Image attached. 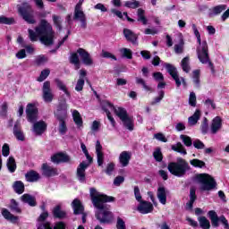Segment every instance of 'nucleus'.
I'll use <instances>...</instances> for the list:
<instances>
[{"label":"nucleus","instance_id":"f257e3e1","mask_svg":"<svg viewBox=\"0 0 229 229\" xmlns=\"http://www.w3.org/2000/svg\"><path fill=\"white\" fill-rule=\"evenodd\" d=\"M89 194L93 207L97 208L96 217L100 223H111L114 219V214L110 212V206L106 203L114 201V197H108L99 191L97 189L91 188Z\"/></svg>","mask_w":229,"mask_h":229},{"label":"nucleus","instance_id":"f03ea898","mask_svg":"<svg viewBox=\"0 0 229 229\" xmlns=\"http://www.w3.org/2000/svg\"><path fill=\"white\" fill-rule=\"evenodd\" d=\"M29 38L31 42H37L39 38L41 44L53 46L55 31H53V27L47 21L42 20L40 24L36 28V31L29 29Z\"/></svg>","mask_w":229,"mask_h":229},{"label":"nucleus","instance_id":"7ed1b4c3","mask_svg":"<svg viewBox=\"0 0 229 229\" xmlns=\"http://www.w3.org/2000/svg\"><path fill=\"white\" fill-rule=\"evenodd\" d=\"M26 115L29 123H33L32 131L35 135H42L47 130V123L44 120L38 119V108L35 104H28L26 107Z\"/></svg>","mask_w":229,"mask_h":229},{"label":"nucleus","instance_id":"20e7f679","mask_svg":"<svg viewBox=\"0 0 229 229\" xmlns=\"http://www.w3.org/2000/svg\"><path fill=\"white\" fill-rule=\"evenodd\" d=\"M191 28L199 44L197 47V55L199 63L208 64V65L212 66L210 57L208 56V45L207 44V41H201V34L199 33V30H198L196 24H192Z\"/></svg>","mask_w":229,"mask_h":229},{"label":"nucleus","instance_id":"39448f33","mask_svg":"<svg viewBox=\"0 0 229 229\" xmlns=\"http://www.w3.org/2000/svg\"><path fill=\"white\" fill-rule=\"evenodd\" d=\"M189 169H191L189 163H187V161L182 157L177 158V162L168 164L169 173L174 174V176H177L178 178L184 176Z\"/></svg>","mask_w":229,"mask_h":229},{"label":"nucleus","instance_id":"423d86ee","mask_svg":"<svg viewBox=\"0 0 229 229\" xmlns=\"http://www.w3.org/2000/svg\"><path fill=\"white\" fill-rule=\"evenodd\" d=\"M102 108L106 113V116L109 119L110 123L113 124H115V120H114V117L110 114V112H114L116 114L117 117L123 121V119H125V117H128V113L126 112L125 108L123 107H115L112 103L108 101L102 102Z\"/></svg>","mask_w":229,"mask_h":229},{"label":"nucleus","instance_id":"0eeeda50","mask_svg":"<svg viewBox=\"0 0 229 229\" xmlns=\"http://www.w3.org/2000/svg\"><path fill=\"white\" fill-rule=\"evenodd\" d=\"M198 182H200L201 191H212L216 187V180L208 174H200L197 175Z\"/></svg>","mask_w":229,"mask_h":229},{"label":"nucleus","instance_id":"6e6552de","mask_svg":"<svg viewBox=\"0 0 229 229\" xmlns=\"http://www.w3.org/2000/svg\"><path fill=\"white\" fill-rule=\"evenodd\" d=\"M81 4H83V1L80 0L75 6L74 19L75 21H79V22H81V28H87V15H85V13H83Z\"/></svg>","mask_w":229,"mask_h":229},{"label":"nucleus","instance_id":"1a4fd4ad","mask_svg":"<svg viewBox=\"0 0 229 229\" xmlns=\"http://www.w3.org/2000/svg\"><path fill=\"white\" fill-rule=\"evenodd\" d=\"M165 67L167 70V72L170 74V76H172V78L174 80L177 87H180L182 83V85H185V79L178 75V71L176 70V67H174V65L166 64Z\"/></svg>","mask_w":229,"mask_h":229},{"label":"nucleus","instance_id":"9d476101","mask_svg":"<svg viewBox=\"0 0 229 229\" xmlns=\"http://www.w3.org/2000/svg\"><path fill=\"white\" fill-rule=\"evenodd\" d=\"M209 218L212 223V226H219V221L222 225L225 226V228H228V220L225 216L217 217V213L216 211L211 210L208 213Z\"/></svg>","mask_w":229,"mask_h":229},{"label":"nucleus","instance_id":"9b49d317","mask_svg":"<svg viewBox=\"0 0 229 229\" xmlns=\"http://www.w3.org/2000/svg\"><path fill=\"white\" fill-rule=\"evenodd\" d=\"M30 5L26 4L22 7H19V13L22 16L26 22L29 24H35V19H33V15H31Z\"/></svg>","mask_w":229,"mask_h":229},{"label":"nucleus","instance_id":"f8f14e48","mask_svg":"<svg viewBox=\"0 0 229 229\" xmlns=\"http://www.w3.org/2000/svg\"><path fill=\"white\" fill-rule=\"evenodd\" d=\"M42 90L45 103H51V101H53V98H55L53 91L51 90V82L45 81L43 83Z\"/></svg>","mask_w":229,"mask_h":229},{"label":"nucleus","instance_id":"ddd939ff","mask_svg":"<svg viewBox=\"0 0 229 229\" xmlns=\"http://www.w3.org/2000/svg\"><path fill=\"white\" fill-rule=\"evenodd\" d=\"M96 153H97V162L99 167H103V164L105 163V154L103 153V146L99 141L96 143Z\"/></svg>","mask_w":229,"mask_h":229},{"label":"nucleus","instance_id":"4468645a","mask_svg":"<svg viewBox=\"0 0 229 229\" xmlns=\"http://www.w3.org/2000/svg\"><path fill=\"white\" fill-rule=\"evenodd\" d=\"M153 210V204L151 202L141 200L138 206V211L140 214H150Z\"/></svg>","mask_w":229,"mask_h":229},{"label":"nucleus","instance_id":"2eb2a0df","mask_svg":"<svg viewBox=\"0 0 229 229\" xmlns=\"http://www.w3.org/2000/svg\"><path fill=\"white\" fill-rule=\"evenodd\" d=\"M86 79H87V71L81 70L79 80L77 81V83H76V86H75V90L77 92H81V90H83V87L85 85V80Z\"/></svg>","mask_w":229,"mask_h":229},{"label":"nucleus","instance_id":"dca6fc26","mask_svg":"<svg viewBox=\"0 0 229 229\" xmlns=\"http://www.w3.org/2000/svg\"><path fill=\"white\" fill-rule=\"evenodd\" d=\"M42 171H43V174L44 176H58V174H60V173L58 172V169L48 165L47 164H43L42 165Z\"/></svg>","mask_w":229,"mask_h":229},{"label":"nucleus","instance_id":"f3484780","mask_svg":"<svg viewBox=\"0 0 229 229\" xmlns=\"http://www.w3.org/2000/svg\"><path fill=\"white\" fill-rule=\"evenodd\" d=\"M78 55H80L83 64L85 65H92V64H94V61H92V57H90V55L88 54L87 51H85V49L80 48L77 51Z\"/></svg>","mask_w":229,"mask_h":229},{"label":"nucleus","instance_id":"a211bd4d","mask_svg":"<svg viewBox=\"0 0 229 229\" xmlns=\"http://www.w3.org/2000/svg\"><path fill=\"white\" fill-rule=\"evenodd\" d=\"M38 229H65V225L64 222H57L53 227L49 222H47L39 224Z\"/></svg>","mask_w":229,"mask_h":229},{"label":"nucleus","instance_id":"6ab92c4d","mask_svg":"<svg viewBox=\"0 0 229 229\" xmlns=\"http://www.w3.org/2000/svg\"><path fill=\"white\" fill-rule=\"evenodd\" d=\"M89 167V164L82 162L77 168V178L81 182H85V170Z\"/></svg>","mask_w":229,"mask_h":229},{"label":"nucleus","instance_id":"aec40b11","mask_svg":"<svg viewBox=\"0 0 229 229\" xmlns=\"http://www.w3.org/2000/svg\"><path fill=\"white\" fill-rule=\"evenodd\" d=\"M131 159V152L123 151L119 156V162L123 167H126Z\"/></svg>","mask_w":229,"mask_h":229},{"label":"nucleus","instance_id":"412c9836","mask_svg":"<svg viewBox=\"0 0 229 229\" xmlns=\"http://www.w3.org/2000/svg\"><path fill=\"white\" fill-rule=\"evenodd\" d=\"M51 160L54 164H60L62 162H69L71 157L67 154L57 153L51 157Z\"/></svg>","mask_w":229,"mask_h":229},{"label":"nucleus","instance_id":"4be33fe9","mask_svg":"<svg viewBox=\"0 0 229 229\" xmlns=\"http://www.w3.org/2000/svg\"><path fill=\"white\" fill-rule=\"evenodd\" d=\"M222 126H223V120H221V117L219 116L215 117L211 123V132L216 134L217 131L221 130Z\"/></svg>","mask_w":229,"mask_h":229},{"label":"nucleus","instance_id":"5701e85b","mask_svg":"<svg viewBox=\"0 0 229 229\" xmlns=\"http://www.w3.org/2000/svg\"><path fill=\"white\" fill-rule=\"evenodd\" d=\"M157 196L161 205H165V203H167V191H165V188L162 186L159 187L157 189Z\"/></svg>","mask_w":229,"mask_h":229},{"label":"nucleus","instance_id":"b1692460","mask_svg":"<svg viewBox=\"0 0 229 229\" xmlns=\"http://www.w3.org/2000/svg\"><path fill=\"white\" fill-rule=\"evenodd\" d=\"M200 117H201V111L199 109H197L193 114V115L188 118V124L190 126L196 125L198 123V121H199Z\"/></svg>","mask_w":229,"mask_h":229},{"label":"nucleus","instance_id":"393cba45","mask_svg":"<svg viewBox=\"0 0 229 229\" xmlns=\"http://www.w3.org/2000/svg\"><path fill=\"white\" fill-rule=\"evenodd\" d=\"M123 35L126 40H128L129 42H132V44H135V42H137V34H134L133 31H131V30L124 29Z\"/></svg>","mask_w":229,"mask_h":229},{"label":"nucleus","instance_id":"a878e982","mask_svg":"<svg viewBox=\"0 0 229 229\" xmlns=\"http://www.w3.org/2000/svg\"><path fill=\"white\" fill-rule=\"evenodd\" d=\"M21 201H23V203H27V205H30V207H35L37 205L35 197H33L30 194H23L21 196Z\"/></svg>","mask_w":229,"mask_h":229},{"label":"nucleus","instance_id":"bb28decb","mask_svg":"<svg viewBox=\"0 0 229 229\" xmlns=\"http://www.w3.org/2000/svg\"><path fill=\"white\" fill-rule=\"evenodd\" d=\"M72 115L73 118V121L75 123V124L80 128V126L83 125V119L81 118V114H80V112L78 110H72Z\"/></svg>","mask_w":229,"mask_h":229},{"label":"nucleus","instance_id":"cd10ccee","mask_svg":"<svg viewBox=\"0 0 229 229\" xmlns=\"http://www.w3.org/2000/svg\"><path fill=\"white\" fill-rule=\"evenodd\" d=\"M74 214H83V205H81V201L78 199H75L72 203Z\"/></svg>","mask_w":229,"mask_h":229},{"label":"nucleus","instance_id":"c85d7f7f","mask_svg":"<svg viewBox=\"0 0 229 229\" xmlns=\"http://www.w3.org/2000/svg\"><path fill=\"white\" fill-rule=\"evenodd\" d=\"M2 216L6 219L7 221H11V223H17L19 221V217L12 215L8 209H3L2 210Z\"/></svg>","mask_w":229,"mask_h":229},{"label":"nucleus","instance_id":"c756f323","mask_svg":"<svg viewBox=\"0 0 229 229\" xmlns=\"http://www.w3.org/2000/svg\"><path fill=\"white\" fill-rule=\"evenodd\" d=\"M25 178L27 182H38L40 179V174L35 171H30L26 174Z\"/></svg>","mask_w":229,"mask_h":229},{"label":"nucleus","instance_id":"7c9ffc66","mask_svg":"<svg viewBox=\"0 0 229 229\" xmlns=\"http://www.w3.org/2000/svg\"><path fill=\"white\" fill-rule=\"evenodd\" d=\"M194 201H196V191L191 189L190 191V201L186 204V210H192Z\"/></svg>","mask_w":229,"mask_h":229},{"label":"nucleus","instance_id":"2f4dec72","mask_svg":"<svg viewBox=\"0 0 229 229\" xmlns=\"http://www.w3.org/2000/svg\"><path fill=\"white\" fill-rule=\"evenodd\" d=\"M53 214L55 217H58L59 219H64L65 216H67V213L65 211L62 210V208L60 206H55L53 210Z\"/></svg>","mask_w":229,"mask_h":229},{"label":"nucleus","instance_id":"473e14b6","mask_svg":"<svg viewBox=\"0 0 229 229\" xmlns=\"http://www.w3.org/2000/svg\"><path fill=\"white\" fill-rule=\"evenodd\" d=\"M122 123L127 130H130V131H132L133 130V118L127 116L122 120Z\"/></svg>","mask_w":229,"mask_h":229},{"label":"nucleus","instance_id":"72a5a7b5","mask_svg":"<svg viewBox=\"0 0 229 229\" xmlns=\"http://www.w3.org/2000/svg\"><path fill=\"white\" fill-rule=\"evenodd\" d=\"M13 135L17 139V140H24V132L17 126V124L14 125L13 127Z\"/></svg>","mask_w":229,"mask_h":229},{"label":"nucleus","instance_id":"f704fd0d","mask_svg":"<svg viewBox=\"0 0 229 229\" xmlns=\"http://www.w3.org/2000/svg\"><path fill=\"white\" fill-rule=\"evenodd\" d=\"M111 13H114V15H116V17H118V19H123V16L124 15L127 19V21H129V22H133V19L128 17V13H122L121 11L117 10V9H111Z\"/></svg>","mask_w":229,"mask_h":229},{"label":"nucleus","instance_id":"c9c22d12","mask_svg":"<svg viewBox=\"0 0 229 229\" xmlns=\"http://www.w3.org/2000/svg\"><path fill=\"white\" fill-rule=\"evenodd\" d=\"M225 10H226V4L216 5L211 9V15H219V13H222Z\"/></svg>","mask_w":229,"mask_h":229},{"label":"nucleus","instance_id":"e433bc0d","mask_svg":"<svg viewBox=\"0 0 229 229\" xmlns=\"http://www.w3.org/2000/svg\"><path fill=\"white\" fill-rule=\"evenodd\" d=\"M198 221L199 223V226L200 228H203V229H208L210 228V221H208V219H207V217L205 216H199L198 218Z\"/></svg>","mask_w":229,"mask_h":229},{"label":"nucleus","instance_id":"4c0bfd02","mask_svg":"<svg viewBox=\"0 0 229 229\" xmlns=\"http://www.w3.org/2000/svg\"><path fill=\"white\" fill-rule=\"evenodd\" d=\"M172 149L173 151H177V153H181V155H187V150H185V147H183L180 142L175 145H172Z\"/></svg>","mask_w":229,"mask_h":229},{"label":"nucleus","instance_id":"58836bf2","mask_svg":"<svg viewBox=\"0 0 229 229\" xmlns=\"http://www.w3.org/2000/svg\"><path fill=\"white\" fill-rule=\"evenodd\" d=\"M182 69L184 72H191V64L189 57H184L181 62Z\"/></svg>","mask_w":229,"mask_h":229},{"label":"nucleus","instance_id":"ea45409f","mask_svg":"<svg viewBox=\"0 0 229 229\" xmlns=\"http://www.w3.org/2000/svg\"><path fill=\"white\" fill-rule=\"evenodd\" d=\"M184 45H185V43L183 42V38H180L179 43L174 45V52L177 55H182V53H183V46Z\"/></svg>","mask_w":229,"mask_h":229},{"label":"nucleus","instance_id":"a19ab883","mask_svg":"<svg viewBox=\"0 0 229 229\" xmlns=\"http://www.w3.org/2000/svg\"><path fill=\"white\" fill-rule=\"evenodd\" d=\"M55 83H56L58 89H60V90H63V92H64V94L67 96V98H71V92H69V90H67V86H65V84H64V82H62L60 80H55Z\"/></svg>","mask_w":229,"mask_h":229},{"label":"nucleus","instance_id":"79ce46f5","mask_svg":"<svg viewBox=\"0 0 229 229\" xmlns=\"http://www.w3.org/2000/svg\"><path fill=\"white\" fill-rule=\"evenodd\" d=\"M144 13H146V12L143 9H138V21H140L144 26H146V24H148V19L146 18Z\"/></svg>","mask_w":229,"mask_h":229},{"label":"nucleus","instance_id":"37998d69","mask_svg":"<svg viewBox=\"0 0 229 229\" xmlns=\"http://www.w3.org/2000/svg\"><path fill=\"white\" fill-rule=\"evenodd\" d=\"M13 189L17 194H22V192H24V183L21 181H17L14 182Z\"/></svg>","mask_w":229,"mask_h":229},{"label":"nucleus","instance_id":"c03bdc74","mask_svg":"<svg viewBox=\"0 0 229 229\" xmlns=\"http://www.w3.org/2000/svg\"><path fill=\"white\" fill-rule=\"evenodd\" d=\"M7 167L10 173H15V169H17V165L15 164V159L13 157H9L7 161Z\"/></svg>","mask_w":229,"mask_h":229},{"label":"nucleus","instance_id":"a18cd8bd","mask_svg":"<svg viewBox=\"0 0 229 229\" xmlns=\"http://www.w3.org/2000/svg\"><path fill=\"white\" fill-rule=\"evenodd\" d=\"M124 6H126V8H131L132 10H135V8H139V6H140V3L137 0H131L125 2Z\"/></svg>","mask_w":229,"mask_h":229},{"label":"nucleus","instance_id":"49530a36","mask_svg":"<svg viewBox=\"0 0 229 229\" xmlns=\"http://www.w3.org/2000/svg\"><path fill=\"white\" fill-rule=\"evenodd\" d=\"M71 64L75 65V69H80V58L78 57V54H72L70 57Z\"/></svg>","mask_w":229,"mask_h":229},{"label":"nucleus","instance_id":"de8ad7c7","mask_svg":"<svg viewBox=\"0 0 229 229\" xmlns=\"http://www.w3.org/2000/svg\"><path fill=\"white\" fill-rule=\"evenodd\" d=\"M190 164L193 167H199V169H203V167H205V163L199 159H192L190 161Z\"/></svg>","mask_w":229,"mask_h":229},{"label":"nucleus","instance_id":"09e8293b","mask_svg":"<svg viewBox=\"0 0 229 229\" xmlns=\"http://www.w3.org/2000/svg\"><path fill=\"white\" fill-rule=\"evenodd\" d=\"M49 74H51V71L49 69L43 70L38 78V81H44V80H46Z\"/></svg>","mask_w":229,"mask_h":229},{"label":"nucleus","instance_id":"8fccbe9b","mask_svg":"<svg viewBox=\"0 0 229 229\" xmlns=\"http://www.w3.org/2000/svg\"><path fill=\"white\" fill-rule=\"evenodd\" d=\"M180 137L182 140L184 146H187L188 148H191V146H192V140L191 139V137L183 134Z\"/></svg>","mask_w":229,"mask_h":229},{"label":"nucleus","instance_id":"3c124183","mask_svg":"<svg viewBox=\"0 0 229 229\" xmlns=\"http://www.w3.org/2000/svg\"><path fill=\"white\" fill-rule=\"evenodd\" d=\"M136 83L141 85L145 90H151V88L146 85V81L140 77H136Z\"/></svg>","mask_w":229,"mask_h":229},{"label":"nucleus","instance_id":"603ef678","mask_svg":"<svg viewBox=\"0 0 229 229\" xmlns=\"http://www.w3.org/2000/svg\"><path fill=\"white\" fill-rule=\"evenodd\" d=\"M192 80L196 87H199V70L193 71Z\"/></svg>","mask_w":229,"mask_h":229},{"label":"nucleus","instance_id":"864d4df0","mask_svg":"<svg viewBox=\"0 0 229 229\" xmlns=\"http://www.w3.org/2000/svg\"><path fill=\"white\" fill-rule=\"evenodd\" d=\"M53 21L57 30H62V18L58 15H53Z\"/></svg>","mask_w":229,"mask_h":229},{"label":"nucleus","instance_id":"5fc2aeb1","mask_svg":"<svg viewBox=\"0 0 229 229\" xmlns=\"http://www.w3.org/2000/svg\"><path fill=\"white\" fill-rule=\"evenodd\" d=\"M47 57L46 55H38L36 57V64L37 65H44V64H47Z\"/></svg>","mask_w":229,"mask_h":229},{"label":"nucleus","instance_id":"6e6d98bb","mask_svg":"<svg viewBox=\"0 0 229 229\" xmlns=\"http://www.w3.org/2000/svg\"><path fill=\"white\" fill-rule=\"evenodd\" d=\"M153 157L155 158V160H157V162H162V150H160V148H156L154 153H153Z\"/></svg>","mask_w":229,"mask_h":229},{"label":"nucleus","instance_id":"4d7b16f0","mask_svg":"<svg viewBox=\"0 0 229 229\" xmlns=\"http://www.w3.org/2000/svg\"><path fill=\"white\" fill-rule=\"evenodd\" d=\"M59 121H60V123H59V133L64 135L67 131V126L65 125V122L64 120L60 119Z\"/></svg>","mask_w":229,"mask_h":229},{"label":"nucleus","instance_id":"13d9d810","mask_svg":"<svg viewBox=\"0 0 229 229\" xmlns=\"http://www.w3.org/2000/svg\"><path fill=\"white\" fill-rule=\"evenodd\" d=\"M205 106H207V108H209L211 110H216V103H214V100L208 98L205 102H204Z\"/></svg>","mask_w":229,"mask_h":229},{"label":"nucleus","instance_id":"bf43d9fd","mask_svg":"<svg viewBox=\"0 0 229 229\" xmlns=\"http://www.w3.org/2000/svg\"><path fill=\"white\" fill-rule=\"evenodd\" d=\"M116 229H126V222H124L121 217L117 218Z\"/></svg>","mask_w":229,"mask_h":229},{"label":"nucleus","instance_id":"052dcab7","mask_svg":"<svg viewBox=\"0 0 229 229\" xmlns=\"http://www.w3.org/2000/svg\"><path fill=\"white\" fill-rule=\"evenodd\" d=\"M196 93L191 92L189 97V105L191 106H196Z\"/></svg>","mask_w":229,"mask_h":229},{"label":"nucleus","instance_id":"680f3d73","mask_svg":"<svg viewBox=\"0 0 229 229\" xmlns=\"http://www.w3.org/2000/svg\"><path fill=\"white\" fill-rule=\"evenodd\" d=\"M11 208L14 212L21 214V208H19V204L17 203V201H15V199L11 200Z\"/></svg>","mask_w":229,"mask_h":229},{"label":"nucleus","instance_id":"e2e57ef3","mask_svg":"<svg viewBox=\"0 0 229 229\" xmlns=\"http://www.w3.org/2000/svg\"><path fill=\"white\" fill-rule=\"evenodd\" d=\"M0 24H13V18L0 17Z\"/></svg>","mask_w":229,"mask_h":229},{"label":"nucleus","instance_id":"0e129e2a","mask_svg":"<svg viewBox=\"0 0 229 229\" xmlns=\"http://www.w3.org/2000/svg\"><path fill=\"white\" fill-rule=\"evenodd\" d=\"M154 138L160 142H167V138H165V135H164L162 132L154 134Z\"/></svg>","mask_w":229,"mask_h":229},{"label":"nucleus","instance_id":"69168bd1","mask_svg":"<svg viewBox=\"0 0 229 229\" xmlns=\"http://www.w3.org/2000/svg\"><path fill=\"white\" fill-rule=\"evenodd\" d=\"M164 96H165L164 90L159 91L158 97L154 98V100L152 101V105H157V103H160V101L164 99Z\"/></svg>","mask_w":229,"mask_h":229},{"label":"nucleus","instance_id":"338daca9","mask_svg":"<svg viewBox=\"0 0 229 229\" xmlns=\"http://www.w3.org/2000/svg\"><path fill=\"white\" fill-rule=\"evenodd\" d=\"M121 53L123 55V56L125 58H128L129 60H131L132 55H131V50L128 49V48H123L121 50Z\"/></svg>","mask_w":229,"mask_h":229},{"label":"nucleus","instance_id":"774afa93","mask_svg":"<svg viewBox=\"0 0 229 229\" xmlns=\"http://www.w3.org/2000/svg\"><path fill=\"white\" fill-rule=\"evenodd\" d=\"M99 128H101V123L94 121L91 124V131H99Z\"/></svg>","mask_w":229,"mask_h":229}]
</instances>
